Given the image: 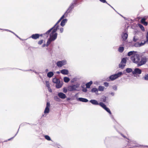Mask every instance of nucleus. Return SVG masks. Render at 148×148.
Masks as SVG:
<instances>
[{
	"label": "nucleus",
	"mask_w": 148,
	"mask_h": 148,
	"mask_svg": "<svg viewBox=\"0 0 148 148\" xmlns=\"http://www.w3.org/2000/svg\"><path fill=\"white\" fill-rule=\"evenodd\" d=\"M58 26L57 25L53 29V30L51 32V34H53L54 33L56 32L57 30Z\"/></svg>",
	"instance_id": "21"
},
{
	"label": "nucleus",
	"mask_w": 148,
	"mask_h": 148,
	"mask_svg": "<svg viewBox=\"0 0 148 148\" xmlns=\"http://www.w3.org/2000/svg\"><path fill=\"white\" fill-rule=\"evenodd\" d=\"M67 100H69L70 99V98H67Z\"/></svg>",
	"instance_id": "60"
},
{
	"label": "nucleus",
	"mask_w": 148,
	"mask_h": 148,
	"mask_svg": "<svg viewBox=\"0 0 148 148\" xmlns=\"http://www.w3.org/2000/svg\"><path fill=\"white\" fill-rule=\"evenodd\" d=\"M137 53L136 51H130L129 52L127 53V55L128 56H133L134 55H135Z\"/></svg>",
	"instance_id": "16"
},
{
	"label": "nucleus",
	"mask_w": 148,
	"mask_h": 148,
	"mask_svg": "<svg viewBox=\"0 0 148 148\" xmlns=\"http://www.w3.org/2000/svg\"><path fill=\"white\" fill-rule=\"evenodd\" d=\"M110 94L112 96H113L114 95V92H112L110 93Z\"/></svg>",
	"instance_id": "55"
},
{
	"label": "nucleus",
	"mask_w": 148,
	"mask_h": 148,
	"mask_svg": "<svg viewBox=\"0 0 148 148\" xmlns=\"http://www.w3.org/2000/svg\"><path fill=\"white\" fill-rule=\"evenodd\" d=\"M126 71L127 73H130L133 71L132 69L130 68L126 69Z\"/></svg>",
	"instance_id": "29"
},
{
	"label": "nucleus",
	"mask_w": 148,
	"mask_h": 148,
	"mask_svg": "<svg viewBox=\"0 0 148 148\" xmlns=\"http://www.w3.org/2000/svg\"><path fill=\"white\" fill-rule=\"evenodd\" d=\"M87 91V90L86 88H84L82 89V91L84 92H86Z\"/></svg>",
	"instance_id": "49"
},
{
	"label": "nucleus",
	"mask_w": 148,
	"mask_h": 148,
	"mask_svg": "<svg viewBox=\"0 0 148 148\" xmlns=\"http://www.w3.org/2000/svg\"><path fill=\"white\" fill-rule=\"evenodd\" d=\"M60 31L61 33H62L63 31V28H60Z\"/></svg>",
	"instance_id": "51"
},
{
	"label": "nucleus",
	"mask_w": 148,
	"mask_h": 148,
	"mask_svg": "<svg viewBox=\"0 0 148 148\" xmlns=\"http://www.w3.org/2000/svg\"><path fill=\"white\" fill-rule=\"evenodd\" d=\"M89 84H90L91 85L92 83V81H90V82H89Z\"/></svg>",
	"instance_id": "54"
},
{
	"label": "nucleus",
	"mask_w": 148,
	"mask_h": 148,
	"mask_svg": "<svg viewBox=\"0 0 148 148\" xmlns=\"http://www.w3.org/2000/svg\"><path fill=\"white\" fill-rule=\"evenodd\" d=\"M101 2H102L103 3H107L108 5H109L110 6H111V7L113 8L110 4H109L106 1V0H99Z\"/></svg>",
	"instance_id": "38"
},
{
	"label": "nucleus",
	"mask_w": 148,
	"mask_h": 148,
	"mask_svg": "<svg viewBox=\"0 0 148 148\" xmlns=\"http://www.w3.org/2000/svg\"><path fill=\"white\" fill-rule=\"evenodd\" d=\"M61 73L63 75H67L69 73V71L67 69H64L61 70Z\"/></svg>",
	"instance_id": "17"
},
{
	"label": "nucleus",
	"mask_w": 148,
	"mask_h": 148,
	"mask_svg": "<svg viewBox=\"0 0 148 148\" xmlns=\"http://www.w3.org/2000/svg\"><path fill=\"white\" fill-rule=\"evenodd\" d=\"M107 112H108L110 114H111V112L110 109L106 107L104 109Z\"/></svg>",
	"instance_id": "31"
},
{
	"label": "nucleus",
	"mask_w": 148,
	"mask_h": 148,
	"mask_svg": "<svg viewBox=\"0 0 148 148\" xmlns=\"http://www.w3.org/2000/svg\"><path fill=\"white\" fill-rule=\"evenodd\" d=\"M146 40L144 41V42H141L140 43V47L143 46L145 45V44L147 43L148 44V32H147L146 36Z\"/></svg>",
	"instance_id": "9"
},
{
	"label": "nucleus",
	"mask_w": 148,
	"mask_h": 148,
	"mask_svg": "<svg viewBox=\"0 0 148 148\" xmlns=\"http://www.w3.org/2000/svg\"><path fill=\"white\" fill-rule=\"evenodd\" d=\"M145 19L144 18H142L141 20V22L142 23H143L145 22Z\"/></svg>",
	"instance_id": "48"
},
{
	"label": "nucleus",
	"mask_w": 148,
	"mask_h": 148,
	"mask_svg": "<svg viewBox=\"0 0 148 148\" xmlns=\"http://www.w3.org/2000/svg\"><path fill=\"white\" fill-rule=\"evenodd\" d=\"M144 79L146 80H148V74L146 75L144 77Z\"/></svg>",
	"instance_id": "40"
},
{
	"label": "nucleus",
	"mask_w": 148,
	"mask_h": 148,
	"mask_svg": "<svg viewBox=\"0 0 148 148\" xmlns=\"http://www.w3.org/2000/svg\"><path fill=\"white\" fill-rule=\"evenodd\" d=\"M77 100L84 102H87L88 101V100L87 99L82 97L78 98Z\"/></svg>",
	"instance_id": "15"
},
{
	"label": "nucleus",
	"mask_w": 148,
	"mask_h": 148,
	"mask_svg": "<svg viewBox=\"0 0 148 148\" xmlns=\"http://www.w3.org/2000/svg\"><path fill=\"white\" fill-rule=\"evenodd\" d=\"M141 70L139 68H136L132 71V73L134 75L140 74L141 73Z\"/></svg>",
	"instance_id": "7"
},
{
	"label": "nucleus",
	"mask_w": 148,
	"mask_h": 148,
	"mask_svg": "<svg viewBox=\"0 0 148 148\" xmlns=\"http://www.w3.org/2000/svg\"><path fill=\"white\" fill-rule=\"evenodd\" d=\"M45 138L47 140H51V138H50V137L48 136V135H45Z\"/></svg>",
	"instance_id": "35"
},
{
	"label": "nucleus",
	"mask_w": 148,
	"mask_h": 148,
	"mask_svg": "<svg viewBox=\"0 0 148 148\" xmlns=\"http://www.w3.org/2000/svg\"><path fill=\"white\" fill-rule=\"evenodd\" d=\"M57 73H59V72H57Z\"/></svg>",
	"instance_id": "62"
},
{
	"label": "nucleus",
	"mask_w": 148,
	"mask_h": 148,
	"mask_svg": "<svg viewBox=\"0 0 148 148\" xmlns=\"http://www.w3.org/2000/svg\"><path fill=\"white\" fill-rule=\"evenodd\" d=\"M104 87L101 86H99L98 90L99 91H102L103 90Z\"/></svg>",
	"instance_id": "26"
},
{
	"label": "nucleus",
	"mask_w": 148,
	"mask_h": 148,
	"mask_svg": "<svg viewBox=\"0 0 148 148\" xmlns=\"http://www.w3.org/2000/svg\"><path fill=\"white\" fill-rule=\"evenodd\" d=\"M61 19L60 18L58 21L57 22V23L54 26V27H55L56 26L57 24L61 21Z\"/></svg>",
	"instance_id": "42"
},
{
	"label": "nucleus",
	"mask_w": 148,
	"mask_h": 148,
	"mask_svg": "<svg viewBox=\"0 0 148 148\" xmlns=\"http://www.w3.org/2000/svg\"><path fill=\"white\" fill-rule=\"evenodd\" d=\"M62 84H61L57 83L56 84V87L57 88H61L62 86Z\"/></svg>",
	"instance_id": "32"
},
{
	"label": "nucleus",
	"mask_w": 148,
	"mask_h": 148,
	"mask_svg": "<svg viewBox=\"0 0 148 148\" xmlns=\"http://www.w3.org/2000/svg\"><path fill=\"white\" fill-rule=\"evenodd\" d=\"M104 86L106 87H108L109 86V84L107 82H105L104 83Z\"/></svg>",
	"instance_id": "44"
},
{
	"label": "nucleus",
	"mask_w": 148,
	"mask_h": 148,
	"mask_svg": "<svg viewBox=\"0 0 148 148\" xmlns=\"http://www.w3.org/2000/svg\"><path fill=\"white\" fill-rule=\"evenodd\" d=\"M98 90L97 88H93L91 89V91L92 92L96 93L97 92H98Z\"/></svg>",
	"instance_id": "28"
},
{
	"label": "nucleus",
	"mask_w": 148,
	"mask_h": 148,
	"mask_svg": "<svg viewBox=\"0 0 148 148\" xmlns=\"http://www.w3.org/2000/svg\"><path fill=\"white\" fill-rule=\"evenodd\" d=\"M66 64V61L65 60L58 61L56 63L57 65L59 67H61Z\"/></svg>",
	"instance_id": "5"
},
{
	"label": "nucleus",
	"mask_w": 148,
	"mask_h": 148,
	"mask_svg": "<svg viewBox=\"0 0 148 148\" xmlns=\"http://www.w3.org/2000/svg\"><path fill=\"white\" fill-rule=\"evenodd\" d=\"M112 88L113 89H114V90H117V87L115 85H114V86H113Z\"/></svg>",
	"instance_id": "45"
},
{
	"label": "nucleus",
	"mask_w": 148,
	"mask_h": 148,
	"mask_svg": "<svg viewBox=\"0 0 148 148\" xmlns=\"http://www.w3.org/2000/svg\"><path fill=\"white\" fill-rule=\"evenodd\" d=\"M48 71V70L47 69L45 70V71L47 72Z\"/></svg>",
	"instance_id": "61"
},
{
	"label": "nucleus",
	"mask_w": 148,
	"mask_h": 148,
	"mask_svg": "<svg viewBox=\"0 0 148 148\" xmlns=\"http://www.w3.org/2000/svg\"><path fill=\"white\" fill-rule=\"evenodd\" d=\"M67 21V20L66 19H64L62 20L60 23L61 25L62 26H64L65 25V23H66Z\"/></svg>",
	"instance_id": "18"
},
{
	"label": "nucleus",
	"mask_w": 148,
	"mask_h": 148,
	"mask_svg": "<svg viewBox=\"0 0 148 148\" xmlns=\"http://www.w3.org/2000/svg\"><path fill=\"white\" fill-rule=\"evenodd\" d=\"M17 134V133H16V134H15V136L16 135V134Z\"/></svg>",
	"instance_id": "64"
},
{
	"label": "nucleus",
	"mask_w": 148,
	"mask_h": 148,
	"mask_svg": "<svg viewBox=\"0 0 148 148\" xmlns=\"http://www.w3.org/2000/svg\"><path fill=\"white\" fill-rule=\"evenodd\" d=\"M12 32V33H13L17 37H18V38H19L20 39H21V38L17 35H16V34L15 33H14V32Z\"/></svg>",
	"instance_id": "53"
},
{
	"label": "nucleus",
	"mask_w": 148,
	"mask_h": 148,
	"mask_svg": "<svg viewBox=\"0 0 148 148\" xmlns=\"http://www.w3.org/2000/svg\"><path fill=\"white\" fill-rule=\"evenodd\" d=\"M54 75V73L52 72H50L47 74V76L49 78H51Z\"/></svg>",
	"instance_id": "20"
},
{
	"label": "nucleus",
	"mask_w": 148,
	"mask_h": 148,
	"mask_svg": "<svg viewBox=\"0 0 148 148\" xmlns=\"http://www.w3.org/2000/svg\"><path fill=\"white\" fill-rule=\"evenodd\" d=\"M50 106V103L49 102L47 103L46 107L44 113H48L49 111V108Z\"/></svg>",
	"instance_id": "8"
},
{
	"label": "nucleus",
	"mask_w": 148,
	"mask_h": 148,
	"mask_svg": "<svg viewBox=\"0 0 148 148\" xmlns=\"http://www.w3.org/2000/svg\"><path fill=\"white\" fill-rule=\"evenodd\" d=\"M131 59L133 62L137 64L138 66L144 64L147 60L146 56L141 57L139 54L136 53L135 55H134L133 56H132Z\"/></svg>",
	"instance_id": "1"
},
{
	"label": "nucleus",
	"mask_w": 148,
	"mask_h": 148,
	"mask_svg": "<svg viewBox=\"0 0 148 148\" xmlns=\"http://www.w3.org/2000/svg\"><path fill=\"white\" fill-rule=\"evenodd\" d=\"M42 34H41V35H40V36H42Z\"/></svg>",
	"instance_id": "63"
},
{
	"label": "nucleus",
	"mask_w": 148,
	"mask_h": 148,
	"mask_svg": "<svg viewBox=\"0 0 148 148\" xmlns=\"http://www.w3.org/2000/svg\"><path fill=\"white\" fill-rule=\"evenodd\" d=\"M53 82L56 83V84L57 83H59L60 82V81H59V79L56 78H54L53 79Z\"/></svg>",
	"instance_id": "19"
},
{
	"label": "nucleus",
	"mask_w": 148,
	"mask_h": 148,
	"mask_svg": "<svg viewBox=\"0 0 148 148\" xmlns=\"http://www.w3.org/2000/svg\"><path fill=\"white\" fill-rule=\"evenodd\" d=\"M67 91V90L66 88H63V92H64V93H66Z\"/></svg>",
	"instance_id": "47"
},
{
	"label": "nucleus",
	"mask_w": 148,
	"mask_h": 148,
	"mask_svg": "<svg viewBox=\"0 0 148 148\" xmlns=\"http://www.w3.org/2000/svg\"><path fill=\"white\" fill-rule=\"evenodd\" d=\"M79 85L77 84L72 86H70L68 87V90L69 91H73L78 90V88L79 87Z\"/></svg>",
	"instance_id": "2"
},
{
	"label": "nucleus",
	"mask_w": 148,
	"mask_h": 148,
	"mask_svg": "<svg viewBox=\"0 0 148 148\" xmlns=\"http://www.w3.org/2000/svg\"><path fill=\"white\" fill-rule=\"evenodd\" d=\"M53 41V40H52V39H51L50 38H49L46 44V46L47 47H48L49 45L50 44L51 42Z\"/></svg>",
	"instance_id": "23"
},
{
	"label": "nucleus",
	"mask_w": 148,
	"mask_h": 148,
	"mask_svg": "<svg viewBox=\"0 0 148 148\" xmlns=\"http://www.w3.org/2000/svg\"><path fill=\"white\" fill-rule=\"evenodd\" d=\"M144 25H147V23L146 22H144L143 23Z\"/></svg>",
	"instance_id": "52"
},
{
	"label": "nucleus",
	"mask_w": 148,
	"mask_h": 148,
	"mask_svg": "<svg viewBox=\"0 0 148 148\" xmlns=\"http://www.w3.org/2000/svg\"><path fill=\"white\" fill-rule=\"evenodd\" d=\"M126 62V58H123L121 60L120 63L119 65V67L121 69H123L125 66Z\"/></svg>",
	"instance_id": "4"
},
{
	"label": "nucleus",
	"mask_w": 148,
	"mask_h": 148,
	"mask_svg": "<svg viewBox=\"0 0 148 148\" xmlns=\"http://www.w3.org/2000/svg\"><path fill=\"white\" fill-rule=\"evenodd\" d=\"M121 136H122L123 137H124V138H126V137H125V136H124L123 134H121Z\"/></svg>",
	"instance_id": "59"
},
{
	"label": "nucleus",
	"mask_w": 148,
	"mask_h": 148,
	"mask_svg": "<svg viewBox=\"0 0 148 148\" xmlns=\"http://www.w3.org/2000/svg\"><path fill=\"white\" fill-rule=\"evenodd\" d=\"M70 80V79L67 77H64V81L66 83L68 82Z\"/></svg>",
	"instance_id": "24"
},
{
	"label": "nucleus",
	"mask_w": 148,
	"mask_h": 148,
	"mask_svg": "<svg viewBox=\"0 0 148 148\" xmlns=\"http://www.w3.org/2000/svg\"><path fill=\"white\" fill-rule=\"evenodd\" d=\"M53 41V40H52V39H51L50 38H49L46 44V46L47 47H48L49 45L50 44L51 42Z\"/></svg>",
	"instance_id": "22"
},
{
	"label": "nucleus",
	"mask_w": 148,
	"mask_h": 148,
	"mask_svg": "<svg viewBox=\"0 0 148 148\" xmlns=\"http://www.w3.org/2000/svg\"><path fill=\"white\" fill-rule=\"evenodd\" d=\"M76 4V3L75 2V1H74V2L73 3H72L71 4L68 9L66 11V13H67V14H68L72 10L74 7V5Z\"/></svg>",
	"instance_id": "6"
},
{
	"label": "nucleus",
	"mask_w": 148,
	"mask_h": 148,
	"mask_svg": "<svg viewBox=\"0 0 148 148\" xmlns=\"http://www.w3.org/2000/svg\"><path fill=\"white\" fill-rule=\"evenodd\" d=\"M134 46L136 47H140V43L138 42H136L134 44Z\"/></svg>",
	"instance_id": "37"
},
{
	"label": "nucleus",
	"mask_w": 148,
	"mask_h": 148,
	"mask_svg": "<svg viewBox=\"0 0 148 148\" xmlns=\"http://www.w3.org/2000/svg\"><path fill=\"white\" fill-rule=\"evenodd\" d=\"M128 37V34L126 33H123L122 35V37L123 41L126 40Z\"/></svg>",
	"instance_id": "14"
},
{
	"label": "nucleus",
	"mask_w": 148,
	"mask_h": 148,
	"mask_svg": "<svg viewBox=\"0 0 148 148\" xmlns=\"http://www.w3.org/2000/svg\"><path fill=\"white\" fill-rule=\"evenodd\" d=\"M58 96L62 99H64L66 98V95L62 92H59L58 94Z\"/></svg>",
	"instance_id": "11"
},
{
	"label": "nucleus",
	"mask_w": 148,
	"mask_h": 148,
	"mask_svg": "<svg viewBox=\"0 0 148 148\" xmlns=\"http://www.w3.org/2000/svg\"><path fill=\"white\" fill-rule=\"evenodd\" d=\"M54 27L53 26V27L52 28H51V29H49V30H48V32H49V33H50L51 31L53 29V28Z\"/></svg>",
	"instance_id": "50"
},
{
	"label": "nucleus",
	"mask_w": 148,
	"mask_h": 148,
	"mask_svg": "<svg viewBox=\"0 0 148 148\" xmlns=\"http://www.w3.org/2000/svg\"><path fill=\"white\" fill-rule=\"evenodd\" d=\"M124 50V48L123 47H120L119 48L118 51L119 52H120L121 53H122L123 51Z\"/></svg>",
	"instance_id": "27"
},
{
	"label": "nucleus",
	"mask_w": 148,
	"mask_h": 148,
	"mask_svg": "<svg viewBox=\"0 0 148 148\" xmlns=\"http://www.w3.org/2000/svg\"><path fill=\"white\" fill-rule=\"evenodd\" d=\"M86 88H90L91 85L90 84H89V83H88V82L86 84Z\"/></svg>",
	"instance_id": "41"
},
{
	"label": "nucleus",
	"mask_w": 148,
	"mask_h": 148,
	"mask_svg": "<svg viewBox=\"0 0 148 148\" xmlns=\"http://www.w3.org/2000/svg\"><path fill=\"white\" fill-rule=\"evenodd\" d=\"M68 14H67V13H66V11L65 14L60 18L62 20V19H63L64 17L65 16H67Z\"/></svg>",
	"instance_id": "36"
},
{
	"label": "nucleus",
	"mask_w": 148,
	"mask_h": 148,
	"mask_svg": "<svg viewBox=\"0 0 148 148\" xmlns=\"http://www.w3.org/2000/svg\"><path fill=\"white\" fill-rule=\"evenodd\" d=\"M101 101L104 102H105L106 101V97L103 96L102 98H101Z\"/></svg>",
	"instance_id": "33"
},
{
	"label": "nucleus",
	"mask_w": 148,
	"mask_h": 148,
	"mask_svg": "<svg viewBox=\"0 0 148 148\" xmlns=\"http://www.w3.org/2000/svg\"><path fill=\"white\" fill-rule=\"evenodd\" d=\"M122 74V72H119L117 74H116L111 75L109 77L110 79L111 80L113 81L119 77Z\"/></svg>",
	"instance_id": "3"
},
{
	"label": "nucleus",
	"mask_w": 148,
	"mask_h": 148,
	"mask_svg": "<svg viewBox=\"0 0 148 148\" xmlns=\"http://www.w3.org/2000/svg\"><path fill=\"white\" fill-rule=\"evenodd\" d=\"M43 40H40L38 42V44L39 45H40L43 43Z\"/></svg>",
	"instance_id": "43"
},
{
	"label": "nucleus",
	"mask_w": 148,
	"mask_h": 148,
	"mask_svg": "<svg viewBox=\"0 0 148 148\" xmlns=\"http://www.w3.org/2000/svg\"><path fill=\"white\" fill-rule=\"evenodd\" d=\"M104 109L106 107V105L103 103L101 102H100L99 103V105Z\"/></svg>",
	"instance_id": "25"
},
{
	"label": "nucleus",
	"mask_w": 148,
	"mask_h": 148,
	"mask_svg": "<svg viewBox=\"0 0 148 148\" xmlns=\"http://www.w3.org/2000/svg\"><path fill=\"white\" fill-rule=\"evenodd\" d=\"M40 36V35L38 34H32L31 37V38L34 39H36L38 38Z\"/></svg>",
	"instance_id": "12"
},
{
	"label": "nucleus",
	"mask_w": 148,
	"mask_h": 148,
	"mask_svg": "<svg viewBox=\"0 0 148 148\" xmlns=\"http://www.w3.org/2000/svg\"><path fill=\"white\" fill-rule=\"evenodd\" d=\"M49 33L47 31L46 33L45 34H47V35H48L49 34Z\"/></svg>",
	"instance_id": "56"
},
{
	"label": "nucleus",
	"mask_w": 148,
	"mask_h": 148,
	"mask_svg": "<svg viewBox=\"0 0 148 148\" xmlns=\"http://www.w3.org/2000/svg\"><path fill=\"white\" fill-rule=\"evenodd\" d=\"M46 85L47 87L48 88V89L50 88V85L49 82L48 81H46Z\"/></svg>",
	"instance_id": "39"
},
{
	"label": "nucleus",
	"mask_w": 148,
	"mask_h": 148,
	"mask_svg": "<svg viewBox=\"0 0 148 148\" xmlns=\"http://www.w3.org/2000/svg\"><path fill=\"white\" fill-rule=\"evenodd\" d=\"M138 40V39L136 38L135 36H134V37L133 38V40L135 42H136Z\"/></svg>",
	"instance_id": "46"
},
{
	"label": "nucleus",
	"mask_w": 148,
	"mask_h": 148,
	"mask_svg": "<svg viewBox=\"0 0 148 148\" xmlns=\"http://www.w3.org/2000/svg\"><path fill=\"white\" fill-rule=\"evenodd\" d=\"M57 36V33H55L53 34H51L50 38L52 39V40L53 41L56 39Z\"/></svg>",
	"instance_id": "10"
},
{
	"label": "nucleus",
	"mask_w": 148,
	"mask_h": 148,
	"mask_svg": "<svg viewBox=\"0 0 148 148\" xmlns=\"http://www.w3.org/2000/svg\"><path fill=\"white\" fill-rule=\"evenodd\" d=\"M54 98V99L56 101H59L60 100V99L57 96H55Z\"/></svg>",
	"instance_id": "34"
},
{
	"label": "nucleus",
	"mask_w": 148,
	"mask_h": 148,
	"mask_svg": "<svg viewBox=\"0 0 148 148\" xmlns=\"http://www.w3.org/2000/svg\"><path fill=\"white\" fill-rule=\"evenodd\" d=\"M48 89H49V90L50 92H52L50 88Z\"/></svg>",
	"instance_id": "58"
},
{
	"label": "nucleus",
	"mask_w": 148,
	"mask_h": 148,
	"mask_svg": "<svg viewBox=\"0 0 148 148\" xmlns=\"http://www.w3.org/2000/svg\"><path fill=\"white\" fill-rule=\"evenodd\" d=\"M90 102L94 105H99V103L98 101L95 99H92L90 101Z\"/></svg>",
	"instance_id": "13"
},
{
	"label": "nucleus",
	"mask_w": 148,
	"mask_h": 148,
	"mask_svg": "<svg viewBox=\"0 0 148 148\" xmlns=\"http://www.w3.org/2000/svg\"><path fill=\"white\" fill-rule=\"evenodd\" d=\"M46 45L45 44H43V45H42V47H45V46Z\"/></svg>",
	"instance_id": "57"
},
{
	"label": "nucleus",
	"mask_w": 148,
	"mask_h": 148,
	"mask_svg": "<svg viewBox=\"0 0 148 148\" xmlns=\"http://www.w3.org/2000/svg\"><path fill=\"white\" fill-rule=\"evenodd\" d=\"M138 26L143 31H145V28L143 26L140 24H138Z\"/></svg>",
	"instance_id": "30"
}]
</instances>
